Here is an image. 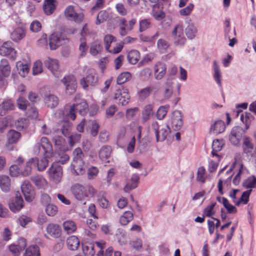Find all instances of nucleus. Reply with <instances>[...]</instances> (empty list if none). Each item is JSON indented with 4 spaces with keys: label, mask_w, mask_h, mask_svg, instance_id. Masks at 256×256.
I'll use <instances>...</instances> for the list:
<instances>
[{
    "label": "nucleus",
    "mask_w": 256,
    "mask_h": 256,
    "mask_svg": "<svg viewBox=\"0 0 256 256\" xmlns=\"http://www.w3.org/2000/svg\"><path fill=\"white\" fill-rule=\"evenodd\" d=\"M35 154H40L44 156V158L38 160L37 158L36 168L39 171H43L48 165L47 158L52 156L53 154L52 148L51 144L46 137H42L40 142H37L33 148Z\"/></svg>",
    "instance_id": "obj_1"
},
{
    "label": "nucleus",
    "mask_w": 256,
    "mask_h": 256,
    "mask_svg": "<svg viewBox=\"0 0 256 256\" xmlns=\"http://www.w3.org/2000/svg\"><path fill=\"white\" fill-rule=\"evenodd\" d=\"M88 106L84 99H80L78 102L74 104L72 106L66 105L64 108L62 114L66 116H70L72 120L76 119L75 110H77L81 115H84L87 113Z\"/></svg>",
    "instance_id": "obj_2"
},
{
    "label": "nucleus",
    "mask_w": 256,
    "mask_h": 256,
    "mask_svg": "<svg viewBox=\"0 0 256 256\" xmlns=\"http://www.w3.org/2000/svg\"><path fill=\"white\" fill-rule=\"evenodd\" d=\"M21 134L14 130L8 131L6 134V142L4 148L6 150L12 151L14 150V145L16 144L20 140Z\"/></svg>",
    "instance_id": "obj_3"
},
{
    "label": "nucleus",
    "mask_w": 256,
    "mask_h": 256,
    "mask_svg": "<svg viewBox=\"0 0 256 256\" xmlns=\"http://www.w3.org/2000/svg\"><path fill=\"white\" fill-rule=\"evenodd\" d=\"M172 37L174 44L176 46H183L186 42V38L184 34V28L182 24L176 25L172 32Z\"/></svg>",
    "instance_id": "obj_4"
},
{
    "label": "nucleus",
    "mask_w": 256,
    "mask_h": 256,
    "mask_svg": "<svg viewBox=\"0 0 256 256\" xmlns=\"http://www.w3.org/2000/svg\"><path fill=\"white\" fill-rule=\"evenodd\" d=\"M150 128L156 134L157 142H163L170 132V128L168 126H160L156 122L152 124Z\"/></svg>",
    "instance_id": "obj_5"
},
{
    "label": "nucleus",
    "mask_w": 256,
    "mask_h": 256,
    "mask_svg": "<svg viewBox=\"0 0 256 256\" xmlns=\"http://www.w3.org/2000/svg\"><path fill=\"white\" fill-rule=\"evenodd\" d=\"M183 117V114L180 110H176L171 114L169 123L174 130H178L182 128L184 124Z\"/></svg>",
    "instance_id": "obj_6"
},
{
    "label": "nucleus",
    "mask_w": 256,
    "mask_h": 256,
    "mask_svg": "<svg viewBox=\"0 0 256 256\" xmlns=\"http://www.w3.org/2000/svg\"><path fill=\"white\" fill-rule=\"evenodd\" d=\"M130 96L128 90L125 88H122L117 90L114 95V100L119 105L126 106L130 100Z\"/></svg>",
    "instance_id": "obj_7"
},
{
    "label": "nucleus",
    "mask_w": 256,
    "mask_h": 256,
    "mask_svg": "<svg viewBox=\"0 0 256 256\" xmlns=\"http://www.w3.org/2000/svg\"><path fill=\"white\" fill-rule=\"evenodd\" d=\"M98 82L97 75L94 70H89L88 75L80 79V83L84 89L87 90L88 86H96Z\"/></svg>",
    "instance_id": "obj_8"
},
{
    "label": "nucleus",
    "mask_w": 256,
    "mask_h": 256,
    "mask_svg": "<svg viewBox=\"0 0 256 256\" xmlns=\"http://www.w3.org/2000/svg\"><path fill=\"white\" fill-rule=\"evenodd\" d=\"M246 130L240 126H236L232 128L229 136L230 142L234 146H239L242 137L245 134Z\"/></svg>",
    "instance_id": "obj_9"
},
{
    "label": "nucleus",
    "mask_w": 256,
    "mask_h": 256,
    "mask_svg": "<svg viewBox=\"0 0 256 256\" xmlns=\"http://www.w3.org/2000/svg\"><path fill=\"white\" fill-rule=\"evenodd\" d=\"M62 82L66 87V93L72 95L75 93L77 88V82L73 76H66L62 80Z\"/></svg>",
    "instance_id": "obj_10"
},
{
    "label": "nucleus",
    "mask_w": 256,
    "mask_h": 256,
    "mask_svg": "<svg viewBox=\"0 0 256 256\" xmlns=\"http://www.w3.org/2000/svg\"><path fill=\"white\" fill-rule=\"evenodd\" d=\"M222 172L223 170H220L218 172V175L220 176V178L218 183V191L221 194H224L223 186H228L230 184L231 178L232 176V170L231 168L226 170V172L225 174L226 175H227L226 178H225V176L222 174Z\"/></svg>",
    "instance_id": "obj_11"
},
{
    "label": "nucleus",
    "mask_w": 256,
    "mask_h": 256,
    "mask_svg": "<svg viewBox=\"0 0 256 256\" xmlns=\"http://www.w3.org/2000/svg\"><path fill=\"white\" fill-rule=\"evenodd\" d=\"M0 54L2 56H8L13 60H16V52L14 48L12 43L10 42H4L0 47Z\"/></svg>",
    "instance_id": "obj_12"
},
{
    "label": "nucleus",
    "mask_w": 256,
    "mask_h": 256,
    "mask_svg": "<svg viewBox=\"0 0 256 256\" xmlns=\"http://www.w3.org/2000/svg\"><path fill=\"white\" fill-rule=\"evenodd\" d=\"M48 176L50 180L56 183L61 180L62 176V168L57 164H53L49 168Z\"/></svg>",
    "instance_id": "obj_13"
},
{
    "label": "nucleus",
    "mask_w": 256,
    "mask_h": 256,
    "mask_svg": "<svg viewBox=\"0 0 256 256\" xmlns=\"http://www.w3.org/2000/svg\"><path fill=\"white\" fill-rule=\"evenodd\" d=\"M64 15L66 19L76 22H81L84 18L83 14L77 13L72 6H69L66 8L64 11Z\"/></svg>",
    "instance_id": "obj_14"
},
{
    "label": "nucleus",
    "mask_w": 256,
    "mask_h": 256,
    "mask_svg": "<svg viewBox=\"0 0 256 256\" xmlns=\"http://www.w3.org/2000/svg\"><path fill=\"white\" fill-rule=\"evenodd\" d=\"M45 66L49 70L54 76L58 77L60 76V64L58 60L47 58L44 62Z\"/></svg>",
    "instance_id": "obj_15"
},
{
    "label": "nucleus",
    "mask_w": 256,
    "mask_h": 256,
    "mask_svg": "<svg viewBox=\"0 0 256 256\" xmlns=\"http://www.w3.org/2000/svg\"><path fill=\"white\" fill-rule=\"evenodd\" d=\"M166 65L164 62H158L155 64L153 68L154 77L156 80H162L166 73Z\"/></svg>",
    "instance_id": "obj_16"
},
{
    "label": "nucleus",
    "mask_w": 256,
    "mask_h": 256,
    "mask_svg": "<svg viewBox=\"0 0 256 256\" xmlns=\"http://www.w3.org/2000/svg\"><path fill=\"white\" fill-rule=\"evenodd\" d=\"M24 206V200L19 192H17L16 196L9 202L10 209L14 212H19Z\"/></svg>",
    "instance_id": "obj_17"
},
{
    "label": "nucleus",
    "mask_w": 256,
    "mask_h": 256,
    "mask_svg": "<svg viewBox=\"0 0 256 256\" xmlns=\"http://www.w3.org/2000/svg\"><path fill=\"white\" fill-rule=\"evenodd\" d=\"M21 190L27 202H30L34 198V191L30 182L24 181L21 185Z\"/></svg>",
    "instance_id": "obj_18"
},
{
    "label": "nucleus",
    "mask_w": 256,
    "mask_h": 256,
    "mask_svg": "<svg viewBox=\"0 0 256 256\" xmlns=\"http://www.w3.org/2000/svg\"><path fill=\"white\" fill-rule=\"evenodd\" d=\"M37 158H32L28 160L24 168L20 170V174L23 176H28L32 174L33 168H36Z\"/></svg>",
    "instance_id": "obj_19"
},
{
    "label": "nucleus",
    "mask_w": 256,
    "mask_h": 256,
    "mask_svg": "<svg viewBox=\"0 0 256 256\" xmlns=\"http://www.w3.org/2000/svg\"><path fill=\"white\" fill-rule=\"evenodd\" d=\"M64 110L58 111L60 117L63 119V120L61 122V126L60 130L64 136H66L68 135L71 128V124L68 120V118H70V116H66V114L64 115L62 114Z\"/></svg>",
    "instance_id": "obj_20"
},
{
    "label": "nucleus",
    "mask_w": 256,
    "mask_h": 256,
    "mask_svg": "<svg viewBox=\"0 0 256 256\" xmlns=\"http://www.w3.org/2000/svg\"><path fill=\"white\" fill-rule=\"evenodd\" d=\"M71 192L74 198L79 201H84L86 198L84 186L76 184L71 187Z\"/></svg>",
    "instance_id": "obj_21"
},
{
    "label": "nucleus",
    "mask_w": 256,
    "mask_h": 256,
    "mask_svg": "<svg viewBox=\"0 0 256 256\" xmlns=\"http://www.w3.org/2000/svg\"><path fill=\"white\" fill-rule=\"evenodd\" d=\"M139 180L140 176L138 174H132L130 178L126 181V184L124 188V191L125 192H128L136 188L138 186Z\"/></svg>",
    "instance_id": "obj_22"
},
{
    "label": "nucleus",
    "mask_w": 256,
    "mask_h": 256,
    "mask_svg": "<svg viewBox=\"0 0 256 256\" xmlns=\"http://www.w3.org/2000/svg\"><path fill=\"white\" fill-rule=\"evenodd\" d=\"M226 129L224 122L221 120H217L211 124L210 132L213 134L222 133Z\"/></svg>",
    "instance_id": "obj_23"
},
{
    "label": "nucleus",
    "mask_w": 256,
    "mask_h": 256,
    "mask_svg": "<svg viewBox=\"0 0 256 256\" xmlns=\"http://www.w3.org/2000/svg\"><path fill=\"white\" fill-rule=\"evenodd\" d=\"M254 146L252 139L248 136H244L242 140V149L244 152L248 156H252Z\"/></svg>",
    "instance_id": "obj_24"
},
{
    "label": "nucleus",
    "mask_w": 256,
    "mask_h": 256,
    "mask_svg": "<svg viewBox=\"0 0 256 256\" xmlns=\"http://www.w3.org/2000/svg\"><path fill=\"white\" fill-rule=\"evenodd\" d=\"M14 108V103L12 100L4 99L0 104V115H4L8 111L13 110Z\"/></svg>",
    "instance_id": "obj_25"
},
{
    "label": "nucleus",
    "mask_w": 256,
    "mask_h": 256,
    "mask_svg": "<svg viewBox=\"0 0 256 256\" xmlns=\"http://www.w3.org/2000/svg\"><path fill=\"white\" fill-rule=\"evenodd\" d=\"M10 73V67L8 61L5 58H2L0 64V76L4 80L5 84H6V80L4 78L8 76Z\"/></svg>",
    "instance_id": "obj_26"
},
{
    "label": "nucleus",
    "mask_w": 256,
    "mask_h": 256,
    "mask_svg": "<svg viewBox=\"0 0 256 256\" xmlns=\"http://www.w3.org/2000/svg\"><path fill=\"white\" fill-rule=\"evenodd\" d=\"M44 100L46 106L50 108H54L58 104V98L50 94H46L44 98Z\"/></svg>",
    "instance_id": "obj_27"
},
{
    "label": "nucleus",
    "mask_w": 256,
    "mask_h": 256,
    "mask_svg": "<svg viewBox=\"0 0 256 256\" xmlns=\"http://www.w3.org/2000/svg\"><path fill=\"white\" fill-rule=\"evenodd\" d=\"M72 167L74 172L76 173L77 175L84 174L86 168L83 160L72 162Z\"/></svg>",
    "instance_id": "obj_28"
},
{
    "label": "nucleus",
    "mask_w": 256,
    "mask_h": 256,
    "mask_svg": "<svg viewBox=\"0 0 256 256\" xmlns=\"http://www.w3.org/2000/svg\"><path fill=\"white\" fill-rule=\"evenodd\" d=\"M64 40V39H62L58 34H52L49 38V45L50 49L52 50H56L62 44V42Z\"/></svg>",
    "instance_id": "obj_29"
},
{
    "label": "nucleus",
    "mask_w": 256,
    "mask_h": 256,
    "mask_svg": "<svg viewBox=\"0 0 256 256\" xmlns=\"http://www.w3.org/2000/svg\"><path fill=\"white\" fill-rule=\"evenodd\" d=\"M158 91L156 88L154 86H148L138 90V95L141 100L147 98L151 93H156Z\"/></svg>",
    "instance_id": "obj_30"
},
{
    "label": "nucleus",
    "mask_w": 256,
    "mask_h": 256,
    "mask_svg": "<svg viewBox=\"0 0 256 256\" xmlns=\"http://www.w3.org/2000/svg\"><path fill=\"white\" fill-rule=\"evenodd\" d=\"M16 67L20 76L25 77L28 75L30 70V65L26 62H18L16 63Z\"/></svg>",
    "instance_id": "obj_31"
},
{
    "label": "nucleus",
    "mask_w": 256,
    "mask_h": 256,
    "mask_svg": "<svg viewBox=\"0 0 256 256\" xmlns=\"http://www.w3.org/2000/svg\"><path fill=\"white\" fill-rule=\"evenodd\" d=\"M26 246V241H20L18 244H14L9 246L10 251L15 256H18Z\"/></svg>",
    "instance_id": "obj_32"
},
{
    "label": "nucleus",
    "mask_w": 256,
    "mask_h": 256,
    "mask_svg": "<svg viewBox=\"0 0 256 256\" xmlns=\"http://www.w3.org/2000/svg\"><path fill=\"white\" fill-rule=\"evenodd\" d=\"M212 70L214 71L213 77L216 81V83L218 84L219 86H222L221 82V78H222V74L220 72V66L218 64V62L216 60H214L212 62Z\"/></svg>",
    "instance_id": "obj_33"
},
{
    "label": "nucleus",
    "mask_w": 256,
    "mask_h": 256,
    "mask_svg": "<svg viewBox=\"0 0 256 256\" xmlns=\"http://www.w3.org/2000/svg\"><path fill=\"white\" fill-rule=\"evenodd\" d=\"M82 244V251L86 256H94L95 254L94 246L92 242L84 241Z\"/></svg>",
    "instance_id": "obj_34"
},
{
    "label": "nucleus",
    "mask_w": 256,
    "mask_h": 256,
    "mask_svg": "<svg viewBox=\"0 0 256 256\" xmlns=\"http://www.w3.org/2000/svg\"><path fill=\"white\" fill-rule=\"evenodd\" d=\"M112 152L110 146H104L101 148L99 152V157L104 162H109L108 158L110 157Z\"/></svg>",
    "instance_id": "obj_35"
},
{
    "label": "nucleus",
    "mask_w": 256,
    "mask_h": 256,
    "mask_svg": "<svg viewBox=\"0 0 256 256\" xmlns=\"http://www.w3.org/2000/svg\"><path fill=\"white\" fill-rule=\"evenodd\" d=\"M0 188L4 192H8L10 190V180L8 176H0Z\"/></svg>",
    "instance_id": "obj_36"
},
{
    "label": "nucleus",
    "mask_w": 256,
    "mask_h": 256,
    "mask_svg": "<svg viewBox=\"0 0 256 256\" xmlns=\"http://www.w3.org/2000/svg\"><path fill=\"white\" fill-rule=\"evenodd\" d=\"M26 35L25 30L22 28H16L12 32L10 36L13 41L18 42L22 39Z\"/></svg>",
    "instance_id": "obj_37"
},
{
    "label": "nucleus",
    "mask_w": 256,
    "mask_h": 256,
    "mask_svg": "<svg viewBox=\"0 0 256 256\" xmlns=\"http://www.w3.org/2000/svg\"><path fill=\"white\" fill-rule=\"evenodd\" d=\"M198 32L196 26L193 23H189L185 28V34L190 40L194 39Z\"/></svg>",
    "instance_id": "obj_38"
},
{
    "label": "nucleus",
    "mask_w": 256,
    "mask_h": 256,
    "mask_svg": "<svg viewBox=\"0 0 256 256\" xmlns=\"http://www.w3.org/2000/svg\"><path fill=\"white\" fill-rule=\"evenodd\" d=\"M224 144V142L222 140H214L213 141L212 144V154L213 156H216L218 160H220V158L219 156L217 154V152H220L222 150Z\"/></svg>",
    "instance_id": "obj_39"
},
{
    "label": "nucleus",
    "mask_w": 256,
    "mask_h": 256,
    "mask_svg": "<svg viewBox=\"0 0 256 256\" xmlns=\"http://www.w3.org/2000/svg\"><path fill=\"white\" fill-rule=\"evenodd\" d=\"M32 182L38 188H43L47 185L46 180L42 176H36L30 178Z\"/></svg>",
    "instance_id": "obj_40"
},
{
    "label": "nucleus",
    "mask_w": 256,
    "mask_h": 256,
    "mask_svg": "<svg viewBox=\"0 0 256 256\" xmlns=\"http://www.w3.org/2000/svg\"><path fill=\"white\" fill-rule=\"evenodd\" d=\"M47 232L54 238H58L60 234V228L56 224H49L46 228Z\"/></svg>",
    "instance_id": "obj_41"
},
{
    "label": "nucleus",
    "mask_w": 256,
    "mask_h": 256,
    "mask_svg": "<svg viewBox=\"0 0 256 256\" xmlns=\"http://www.w3.org/2000/svg\"><path fill=\"white\" fill-rule=\"evenodd\" d=\"M97 201L100 206L104 208H106L109 206V202L106 198V194L104 192H99Z\"/></svg>",
    "instance_id": "obj_42"
},
{
    "label": "nucleus",
    "mask_w": 256,
    "mask_h": 256,
    "mask_svg": "<svg viewBox=\"0 0 256 256\" xmlns=\"http://www.w3.org/2000/svg\"><path fill=\"white\" fill-rule=\"evenodd\" d=\"M56 6L54 0H45L43 10L47 15L51 14L54 10Z\"/></svg>",
    "instance_id": "obj_43"
},
{
    "label": "nucleus",
    "mask_w": 256,
    "mask_h": 256,
    "mask_svg": "<svg viewBox=\"0 0 256 256\" xmlns=\"http://www.w3.org/2000/svg\"><path fill=\"white\" fill-rule=\"evenodd\" d=\"M134 218V214L130 211L125 212L120 218V222L122 225L126 226Z\"/></svg>",
    "instance_id": "obj_44"
},
{
    "label": "nucleus",
    "mask_w": 256,
    "mask_h": 256,
    "mask_svg": "<svg viewBox=\"0 0 256 256\" xmlns=\"http://www.w3.org/2000/svg\"><path fill=\"white\" fill-rule=\"evenodd\" d=\"M127 57L130 64H135L140 59V54L136 50H132L128 53Z\"/></svg>",
    "instance_id": "obj_45"
},
{
    "label": "nucleus",
    "mask_w": 256,
    "mask_h": 256,
    "mask_svg": "<svg viewBox=\"0 0 256 256\" xmlns=\"http://www.w3.org/2000/svg\"><path fill=\"white\" fill-rule=\"evenodd\" d=\"M153 114V106L151 104L146 105L144 107L142 112V117L144 122H146L147 121Z\"/></svg>",
    "instance_id": "obj_46"
},
{
    "label": "nucleus",
    "mask_w": 256,
    "mask_h": 256,
    "mask_svg": "<svg viewBox=\"0 0 256 256\" xmlns=\"http://www.w3.org/2000/svg\"><path fill=\"white\" fill-rule=\"evenodd\" d=\"M24 256H40L39 248L36 245L30 246L26 249Z\"/></svg>",
    "instance_id": "obj_47"
},
{
    "label": "nucleus",
    "mask_w": 256,
    "mask_h": 256,
    "mask_svg": "<svg viewBox=\"0 0 256 256\" xmlns=\"http://www.w3.org/2000/svg\"><path fill=\"white\" fill-rule=\"evenodd\" d=\"M240 119L245 124V130H246L248 129L251 122L254 120V117L251 114L245 112L241 114Z\"/></svg>",
    "instance_id": "obj_48"
},
{
    "label": "nucleus",
    "mask_w": 256,
    "mask_h": 256,
    "mask_svg": "<svg viewBox=\"0 0 256 256\" xmlns=\"http://www.w3.org/2000/svg\"><path fill=\"white\" fill-rule=\"evenodd\" d=\"M102 50V46L101 43L98 42H94L90 45V52L92 55L94 56L100 52Z\"/></svg>",
    "instance_id": "obj_49"
},
{
    "label": "nucleus",
    "mask_w": 256,
    "mask_h": 256,
    "mask_svg": "<svg viewBox=\"0 0 256 256\" xmlns=\"http://www.w3.org/2000/svg\"><path fill=\"white\" fill-rule=\"evenodd\" d=\"M206 178H208V176L206 174L204 168L203 166L200 167L197 172L196 180L203 184Z\"/></svg>",
    "instance_id": "obj_50"
},
{
    "label": "nucleus",
    "mask_w": 256,
    "mask_h": 256,
    "mask_svg": "<svg viewBox=\"0 0 256 256\" xmlns=\"http://www.w3.org/2000/svg\"><path fill=\"white\" fill-rule=\"evenodd\" d=\"M62 225L64 230L68 234L72 233L76 230V226L72 220H66L64 222Z\"/></svg>",
    "instance_id": "obj_51"
},
{
    "label": "nucleus",
    "mask_w": 256,
    "mask_h": 256,
    "mask_svg": "<svg viewBox=\"0 0 256 256\" xmlns=\"http://www.w3.org/2000/svg\"><path fill=\"white\" fill-rule=\"evenodd\" d=\"M132 78L130 72H126L121 73L117 78V84H122L129 80Z\"/></svg>",
    "instance_id": "obj_52"
},
{
    "label": "nucleus",
    "mask_w": 256,
    "mask_h": 256,
    "mask_svg": "<svg viewBox=\"0 0 256 256\" xmlns=\"http://www.w3.org/2000/svg\"><path fill=\"white\" fill-rule=\"evenodd\" d=\"M169 106H160L157 110L156 116L158 119L162 120L164 118L168 113Z\"/></svg>",
    "instance_id": "obj_53"
},
{
    "label": "nucleus",
    "mask_w": 256,
    "mask_h": 256,
    "mask_svg": "<svg viewBox=\"0 0 256 256\" xmlns=\"http://www.w3.org/2000/svg\"><path fill=\"white\" fill-rule=\"evenodd\" d=\"M243 186L247 188H252L256 187V178L252 176L246 179L243 182Z\"/></svg>",
    "instance_id": "obj_54"
},
{
    "label": "nucleus",
    "mask_w": 256,
    "mask_h": 256,
    "mask_svg": "<svg viewBox=\"0 0 256 256\" xmlns=\"http://www.w3.org/2000/svg\"><path fill=\"white\" fill-rule=\"evenodd\" d=\"M104 44L106 49L108 52H110V44L116 41V38L111 34H106L104 37Z\"/></svg>",
    "instance_id": "obj_55"
},
{
    "label": "nucleus",
    "mask_w": 256,
    "mask_h": 256,
    "mask_svg": "<svg viewBox=\"0 0 256 256\" xmlns=\"http://www.w3.org/2000/svg\"><path fill=\"white\" fill-rule=\"evenodd\" d=\"M194 4L192 3H190L186 7L179 10L180 14L182 16H190L194 10Z\"/></svg>",
    "instance_id": "obj_56"
},
{
    "label": "nucleus",
    "mask_w": 256,
    "mask_h": 256,
    "mask_svg": "<svg viewBox=\"0 0 256 256\" xmlns=\"http://www.w3.org/2000/svg\"><path fill=\"white\" fill-rule=\"evenodd\" d=\"M169 46L168 42L164 39H160L158 40L157 47L158 50L162 52H164Z\"/></svg>",
    "instance_id": "obj_57"
},
{
    "label": "nucleus",
    "mask_w": 256,
    "mask_h": 256,
    "mask_svg": "<svg viewBox=\"0 0 256 256\" xmlns=\"http://www.w3.org/2000/svg\"><path fill=\"white\" fill-rule=\"evenodd\" d=\"M84 190L86 198L93 197L96 192V190L90 185L84 186Z\"/></svg>",
    "instance_id": "obj_58"
},
{
    "label": "nucleus",
    "mask_w": 256,
    "mask_h": 256,
    "mask_svg": "<svg viewBox=\"0 0 256 256\" xmlns=\"http://www.w3.org/2000/svg\"><path fill=\"white\" fill-rule=\"evenodd\" d=\"M16 104L18 108L20 110H25L27 108L28 102L26 98L22 96H20L17 100Z\"/></svg>",
    "instance_id": "obj_59"
},
{
    "label": "nucleus",
    "mask_w": 256,
    "mask_h": 256,
    "mask_svg": "<svg viewBox=\"0 0 256 256\" xmlns=\"http://www.w3.org/2000/svg\"><path fill=\"white\" fill-rule=\"evenodd\" d=\"M252 192V190H246L242 192L240 199L236 202V204L238 205L240 202H243L244 204H246L248 202L250 195Z\"/></svg>",
    "instance_id": "obj_60"
},
{
    "label": "nucleus",
    "mask_w": 256,
    "mask_h": 256,
    "mask_svg": "<svg viewBox=\"0 0 256 256\" xmlns=\"http://www.w3.org/2000/svg\"><path fill=\"white\" fill-rule=\"evenodd\" d=\"M245 171V168H244L242 165H241L238 172L233 180V183L234 185L237 186L240 184V178L244 174Z\"/></svg>",
    "instance_id": "obj_61"
},
{
    "label": "nucleus",
    "mask_w": 256,
    "mask_h": 256,
    "mask_svg": "<svg viewBox=\"0 0 256 256\" xmlns=\"http://www.w3.org/2000/svg\"><path fill=\"white\" fill-rule=\"evenodd\" d=\"M108 17V14L106 10H102L97 16L96 24H98L106 21Z\"/></svg>",
    "instance_id": "obj_62"
},
{
    "label": "nucleus",
    "mask_w": 256,
    "mask_h": 256,
    "mask_svg": "<svg viewBox=\"0 0 256 256\" xmlns=\"http://www.w3.org/2000/svg\"><path fill=\"white\" fill-rule=\"evenodd\" d=\"M42 72V62L40 60H36L33 65L32 74L37 75Z\"/></svg>",
    "instance_id": "obj_63"
},
{
    "label": "nucleus",
    "mask_w": 256,
    "mask_h": 256,
    "mask_svg": "<svg viewBox=\"0 0 256 256\" xmlns=\"http://www.w3.org/2000/svg\"><path fill=\"white\" fill-rule=\"evenodd\" d=\"M46 212L49 216H54L58 212V208L56 206L52 204H48L46 206Z\"/></svg>",
    "instance_id": "obj_64"
}]
</instances>
